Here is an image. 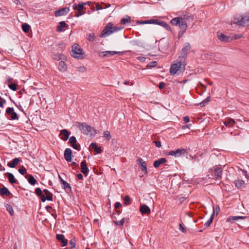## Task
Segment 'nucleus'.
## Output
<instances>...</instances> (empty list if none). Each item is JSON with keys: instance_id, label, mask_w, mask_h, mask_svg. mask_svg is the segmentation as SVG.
I'll return each mask as SVG.
<instances>
[{"instance_id": "nucleus-1", "label": "nucleus", "mask_w": 249, "mask_h": 249, "mask_svg": "<svg viewBox=\"0 0 249 249\" xmlns=\"http://www.w3.org/2000/svg\"><path fill=\"white\" fill-rule=\"evenodd\" d=\"M186 64L185 60L183 59H179V57L171 65L170 72L172 75L176 74L178 71H181L185 69Z\"/></svg>"}, {"instance_id": "nucleus-2", "label": "nucleus", "mask_w": 249, "mask_h": 249, "mask_svg": "<svg viewBox=\"0 0 249 249\" xmlns=\"http://www.w3.org/2000/svg\"><path fill=\"white\" fill-rule=\"evenodd\" d=\"M124 27H119L117 26H113V24L111 22L107 23L104 27L103 30L101 33L100 36L101 37H107L113 33L122 30Z\"/></svg>"}, {"instance_id": "nucleus-3", "label": "nucleus", "mask_w": 249, "mask_h": 249, "mask_svg": "<svg viewBox=\"0 0 249 249\" xmlns=\"http://www.w3.org/2000/svg\"><path fill=\"white\" fill-rule=\"evenodd\" d=\"M77 127L84 134L94 135L96 133L94 128L86 123H78Z\"/></svg>"}, {"instance_id": "nucleus-4", "label": "nucleus", "mask_w": 249, "mask_h": 249, "mask_svg": "<svg viewBox=\"0 0 249 249\" xmlns=\"http://www.w3.org/2000/svg\"><path fill=\"white\" fill-rule=\"evenodd\" d=\"M234 24L237 25L245 26L249 25V13L245 16H239L235 17L233 21Z\"/></svg>"}, {"instance_id": "nucleus-5", "label": "nucleus", "mask_w": 249, "mask_h": 249, "mask_svg": "<svg viewBox=\"0 0 249 249\" xmlns=\"http://www.w3.org/2000/svg\"><path fill=\"white\" fill-rule=\"evenodd\" d=\"M171 23L173 25H178L180 30L186 31L187 27V23L185 21V19L182 18H175L171 20Z\"/></svg>"}, {"instance_id": "nucleus-6", "label": "nucleus", "mask_w": 249, "mask_h": 249, "mask_svg": "<svg viewBox=\"0 0 249 249\" xmlns=\"http://www.w3.org/2000/svg\"><path fill=\"white\" fill-rule=\"evenodd\" d=\"M71 56L78 59L84 57L83 51L77 44H74L72 47Z\"/></svg>"}, {"instance_id": "nucleus-7", "label": "nucleus", "mask_w": 249, "mask_h": 249, "mask_svg": "<svg viewBox=\"0 0 249 249\" xmlns=\"http://www.w3.org/2000/svg\"><path fill=\"white\" fill-rule=\"evenodd\" d=\"M187 153V150L184 148H178L175 151H170L166 152V155L174 156L175 158L180 157L182 155Z\"/></svg>"}, {"instance_id": "nucleus-8", "label": "nucleus", "mask_w": 249, "mask_h": 249, "mask_svg": "<svg viewBox=\"0 0 249 249\" xmlns=\"http://www.w3.org/2000/svg\"><path fill=\"white\" fill-rule=\"evenodd\" d=\"M191 49V46L189 43L186 42L184 44V46L181 50V56L179 57V59H183L185 60L186 57L189 53Z\"/></svg>"}, {"instance_id": "nucleus-9", "label": "nucleus", "mask_w": 249, "mask_h": 249, "mask_svg": "<svg viewBox=\"0 0 249 249\" xmlns=\"http://www.w3.org/2000/svg\"><path fill=\"white\" fill-rule=\"evenodd\" d=\"M6 113L9 115H10L9 119L12 120H18V117L16 112L14 111L13 107H9L6 110Z\"/></svg>"}, {"instance_id": "nucleus-10", "label": "nucleus", "mask_w": 249, "mask_h": 249, "mask_svg": "<svg viewBox=\"0 0 249 249\" xmlns=\"http://www.w3.org/2000/svg\"><path fill=\"white\" fill-rule=\"evenodd\" d=\"M43 192L44 194L46 195L45 196L44 195L43 196H41V201L42 202H45L46 200L48 201H52L53 200V194L51 193L48 190L44 189L43 190Z\"/></svg>"}, {"instance_id": "nucleus-11", "label": "nucleus", "mask_w": 249, "mask_h": 249, "mask_svg": "<svg viewBox=\"0 0 249 249\" xmlns=\"http://www.w3.org/2000/svg\"><path fill=\"white\" fill-rule=\"evenodd\" d=\"M137 163L141 166V170L144 172L145 174L147 173V164L142 158H138L137 160Z\"/></svg>"}, {"instance_id": "nucleus-12", "label": "nucleus", "mask_w": 249, "mask_h": 249, "mask_svg": "<svg viewBox=\"0 0 249 249\" xmlns=\"http://www.w3.org/2000/svg\"><path fill=\"white\" fill-rule=\"evenodd\" d=\"M81 172L85 176H87L88 173L89 172V169L87 167V162L86 160H83L81 162Z\"/></svg>"}, {"instance_id": "nucleus-13", "label": "nucleus", "mask_w": 249, "mask_h": 249, "mask_svg": "<svg viewBox=\"0 0 249 249\" xmlns=\"http://www.w3.org/2000/svg\"><path fill=\"white\" fill-rule=\"evenodd\" d=\"M70 11V9L68 7H64L56 11L55 13V15L56 17L62 16L66 15Z\"/></svg>"}, {"instance_id": "nucleus-14", "label": "nucleus", "mask_w": 249, "mask_h": 249, "mask_svg": "<svg viewBox=\"0 0 249 249\" xmlns=\"http://www.w3.org/2000/svg\"><path fill=\"white\" fill-rule=\"evenodd\" d=\"M71 154L72 151L70 148H67L65 150L64 155L67 161L70 162L71 161Z\"/></svg>"}, {"instance_id": "nucleus-15", "label": "nucleus", "mask_w": 249, "mask_h": 249, "mask_svg": "<svg viewBox=\"0 0 249 249\" xmlns=\"http://www.w3.org/2000/svg\"><path fill=\"white\" fill-rule=\"evenodd\" d=\"M222 168L221 167H216L214 169L213 175L217 179L221 178L222 175Z\"/></svg>"}, {"instance_id": "nucleus-16", "label": "nucleus", "mask_w": 249, "mask_h": 249, "mask_svg": "<svg viewBox=\"0 0 249 249\" xmlns=\"http://www.w3.org/2000/svg\"><path fill=\"white\" fill-rule=\"evenodd\" d=\"M217 36L218 38L221 41L226 42L230 41V37L229 36H226L220 32H218L217 33Z\"/></svg>"}, {"instance_id": "nucleus-17", "label": "nucleus", "mask_w": 249, "mask_h": 249, "mask_svg": "<svg viewBox=\"0 0 249 249\" xmlns=\"http://www.w3.org/2000/svg\"><path fill=\"white\" fill-rule=\"evenodd\" d=\"M56 239L61 243L62 247L66 246L68 244V240L65 239L63 234H57Z\"/></svg>"}, {"instance_id": "nucleus-18", "label": "nucleus", "mask_w": 249, "mask_h": 249, "mask_svg": "<svg viewBox=\"0 0 249 249\" xmlns=\"http://www.w3.org/2000/svg\"><path fill=\"white\" fill-rule=\"evenodd\" d=\"M101 53H103V55L102 56L103 57H108L109 55H113L116 54H118L119 55H122L123 53L121 52H117V51H105L101 52Z\"/></svg>"}, {"instance_id": "nucleus-19", "label": "nucleus", "mask_w": 249, "mask_h": 249, "mask_svg": "<svg viewBox=\"0 0 249 249\" xmlns=\"http://www.w3.org/2000/svg\"><path fill=\"white\" fill-rule=\"evenodd\" d=\"M58 70L62 72H65L67 71V65L65 61H61L58 64Z\"/></svg>"}, {"instance_id": "nucleus-20", "label": "nucleus", "mask_w": 249, "mask_h": 249, "mask_svg": "<svg viewBox=\"0 0 249 249\" xmlns=\"http://www.w3.org/2000/svg\"><path fill=\"white\" fill-rule=\"evenodd\" d=\"M19 162L20 160L18 158H16L8 162L7 166L10 168H14L17 165H18L19 163Z\"/></svg>"}, {"instance_id": "nucleus-21", "label": "nucleus", "mask_w": 249, "mask_h": 249, "mask_svg": "<svg viewBox=\"0 0 249 249\" xmlns=\"http://www.w3.org/2000/svg\"><path fill=\"white\" fill-rule=\"evenodd\" d=\"M140 211L142 214H149L150 213V208L146 205H142L140 207Z\"/></svg>"}, {"instance_id": "nucleus-22", "label": "nucleus", "mask_w": 249, "mask_h": 249, "mask_svg": "<svg viewBox=\"0 0 249 249\" xmlns=\"http://www.w3.org/2000/svg\"><path fill=\"white\" fill-rule=\"evenodd\" d=\"M60 134L64 136V137H62L61 139L64 141L68 140L69 138L70 133L68 130L66 129H62L60 131Z\"/></svg>"}, {"instance_id": "nucleus-23", "label": "nucleus", "mask_w": 249, "mask_h": 249, "mask_svg": "<svg viewBox=\"0 0 249 249\" xmlns=\"http://www.w3.org/2000/svg\"><path fill=\"white\" fill-rule=\"evenodd\" d=\"M5 175L7 177L9 182L11 184H14V183H16V182L17 181V180L15 178V177L12 173H5Z\"/></svg>"}, {"instance_id": "nucleus-24", "label": "nucleus", "mask_w": 249, "mask_h": 249, "mask_svg": "<svg viewBox=\"0 0 249 249\" xmlns=\"http://www.w3.org/2000/svg\"><path fill=\"white\" fill-rule=\"evenodd\" d=\"M166 160L165 158H161L158 160H156L154 162V167L155 168H158L160 166L161 164H163L166 162Z\"/></svg>"}, {"instance_id": "nucleus-25", "label": "nucleus", "mask_w": 249, "mask_h": 249, "mask_svg": "<svg viewBox=\"0 0 249 249\" xmlns=\"http://www.w3.org/2000/svg\"><path fill=\"white\" fill-rule=\"evenodd\" d=\"M11 194L9 190L5 186L0 189V195L9 196Z\"/></svg>"}, {"instance_id": "nucleus-26", "label": "nucleus", "mask_w": 249, "mask_h": 249, "mask_svg": "<svg viewBox=\"0 0 249 249\" xmlns=\"http://www.w3.org/2000/svg\"><path fill=\"white\" fill-rule=\"evenodd\" d=\"M235 123L234 119L229 118L225 120L224 122V124L226 126L230 127L232 126Z\"/></svg>"}, {"instance_id": "nucleus-27", "label": "nucleus", "mask_w": 249, "mask_h": 249, "mask_svg": "<svg viewBox=\"0 0 249 249\" xmlns=\"http://www.w3.org/2000/svg\"><path fill=\"white\" fill-rule=\"evenodd\" d=\"M61 184L62 185L63 188L65 190L66 192L69 193L71 191V187L70 184L66 181H62V183Z\"/></svg>"}, {"instance_id": "nucleus-28", "label": "nucleus", "mask_w": 249, "mask_h": 249, "mask_svg": "<svg viewBox=\"0 0 249 249\" xmlns=\"http://www.w3.org/2000/svg\"><path fill=\"white\" fill-rule=\"evenodd\" d=\"M27 176L28 177V180L30 184L34 185L36 183V180L33 176L32 175H27L25 176L26 178H27Z\"/></svg>"}, {"instance_id": "nucleus-29", "label": "nucleus", "mask_w": 249, "mask_h": 249, "mask_svg": "<svg viewBox=\"0 0 249 249\" xmlns=\"http://www.w3.org/2000/svg\"><path fill=\"white\" fill-rule=\"evenodd\" d=\"M90 147L94 149L95 152L98 154L101 153L102 152L101 147H98L96 142H92L90 144Z\"/></svg>"}, {"instance_id": "nucleus-30", "label": "nucleus", "mask_w": 249, "mask_h": 249, "mask_svg": "<svg viewBox=\"0 0 249 249\" xmlns=\"http://www.w3.org/2000/svg\"><path fill=\"white\" fill-rule=\"evenodd\" d=\"M234 183L237 188H240L244 184V181L242 179H238L234 180Z\"/></svg>"}, {"instance_id": "nucleus-31", "label": "nucleus", "mask_w": 249, "mask_h": 249, "mask_svg": "<svg viewBox=\"0 0 249 249\" xmlns=\"http://www.w3.org/2000/svg\"><path fill=\"white\" fill-rule=\"evenodd\" d=\"M67 25L65 21H61L59 22V25L57 26V31L61 32L63 31L62 28L66 27Z\"/></svg>"}, {"instance_id": "nucleus-32", "label": "nucleus", "mask_w": 249, "mask_h": 249, "mask_svg": "<svg viewBox=\"0 0 249 249\" xmlns=\"http://www.w3.org/2000/svg\"><path fill=\"white\" fill-rule=\"evenodd\" d=\"M214 210H213V213L211 215L210 218L205 223L204 226L206 227H209L210 225L212 224L213 220V219L214 217Z\"/></svg>"}, {"instance_id": "nucleus-33", "label": "nucleus", "mask_w": 249, "mask_h": 249, "mask_svg": "<svg viewBox=\"0 0 249 249\" xmlns=\"http://www.w3.org/2000/svg\"><path fill=\"white\" fill-rule=\"evenodd\" d=\"M182 18L185 19V21L187 20L189 21H192L194 19V16L191 14L184 15Z\"/></svg>"}, {"instance_id": "nucleus-34", "label": "nucleus", "mask_w": 249, "mask_h": 249, "mask_svg": "<svg viewBox=\"0 0 249 249\" xmlns=\"http://www.w3.org/2000/svg\"><path fill=\"white\" fill-rule=\"evenodd\" d=\"M131 22V18L128 16H126L125 18H122L120 23L122 24H125Z\"/></svg>"}, {"instance_id": "nucleus-35", "label": "nucleus", "mask_w": 249, "mask_h": 249, "mask_svg": "<svg viewBox=\"0 0 249 249\" xmlns=\"http://www.w3.org/2000/svg\"><path fill=\"white\" fill-rule=\"evenodd\" d=\"M95 36L93 33H89L87 34V40L89 42H93L95 40Z\"/></svg>"}, {"instance_id": "nucleus-36", "label": "nucleus", "mask_w": 249, "mask_h": 249, "mask_svg": "<svg viewBox=\"0 0 249 249\" xmlns=\"http://www.w3.org/2000/svg\"><path fill=\"white\" fill-rule=\"evenodd\" d=\"M64 55H63L62 54L59 53L53 54V58L54 59L57 60H60V59H64Z\"/></svg>"}, {"instance_id": "nucleus-37", "label": "nucleus", "mask_w": 249, "mask_h": 249, "mask_svg": "<svg viewBox=\"0 0 249 249\" xmlns=\"http://www.w3.org/2000/svg\"><path fill=\"white\" fill-rule=\"evenodd\" d=\"M124 204L125 206H128L131 203V199L129 196H125L124 197Z\"/></svg>"}, {"instance_id": "nucleus-38", "label": "nucleus", "mask_w": 249, "mask_h": 249, "mask_svg": "<svg viewBox=\"0 0 249 249\" xmlns=\"http://www.w3.org/2000/svg\"><path fill=\"white\" fill-rule=\"evenodd\" d=\"M30 28V25L27 23H23L22 25V30L26 33H27L29 32Z\"/></svg>"}, {"instance_id": "nucleus-39", "label": "nucleus", "mask_w": 249, "mask_h": 249, "mask_svg": "<svg viewBox=\"0 0 249 249\" xmlns=\"http://www.w3.org/2000/svg\"><path fill=\"white\" fill-rule=\"evenodd\" d=\"M35 193L41 199V196H43V194H42V191L40 188H36L35 189Z\"/></svg>"}, {"instance_id": "nucleus-40", "label": "nucleus", "mask_w": 249, "mask_h": 249, "mask_svg": "<svg viewBox=\"0 0 249 249\" xmlns=\"http://www.w3.org/2000/svg\"><path fill=\"white\" fill-rule=\"evenodd\" d=\"M210 100V97H207L205 100L199 103V105L201 107H203L206 106V104L208 103Z\"/></svg>"}, {"instance_id": "nucleus-41", "label": "nucleus", "mask_w": 249, "mask_h": 249, "mask_svg": "<svg viewBox=\"0 0 249 249\" xmlns=\"http://www.w3.org/2000/svg\"><path fill=\"white\" fill-rule=\"evenodd\" d=\"M6 209H7V211L10 213V214L11 216H13L14 215V212L12 207L10 205L7 204Z\"/></svg>"}, {"instance_id": "nucleus-42", "label": "nucleus", "mask_w": 249, "mask_h": 249, "mask_svg": "<svg viewBox=\"0 0 249 249\" xmlns=\"http://www.w3.org/2000/svg\"><path fill=\"white\" fill-rule=\"evenodd\" d=\"M104 137L105 138V139L109 141L111 139V135L109 131H105L104 133Z\"/></svg>"}, {"instance_id": "nucleus-43", "label": "nucleus", "mask_w": 249, "mask_h": 249, "mask_svg": "<svg viewBox=\"0 0 249 249\" xmlns=\"http://www.w3.org/2000/svg\"><path fill=\"white\" fill-rule=\"evenodd\" d=\"M237 217H238V216H230L227 218L226 221L227 222H231V221H237L238 220V218Z\"/></svg>"}, {"instance_id": "nucleus-44", "label": "nucleus", "mask_w": 249, "mask_h": 249, "mask_svg": "<svg viewBox=\"0 0 249 249\" xmlns=\"http://www.w3.org/2000/svg\"><path fill=\"white\" fill-rule=\"evenodd\" d=\"M75 240L74 238L71 239L69 243L70 249H74L75 248Z\"/></svg>"}, {"instance_id": "nucleus-45", "label": "nucleus", "mask_w": 249, "mask_h": 249, "mask_svg": "<svg viewBox=\"0 0 249 249\" xmlns=\"http://www.w3.org/2000/svg\"><path fill=\"white\" fill-rule=\"evenodd\" d=\"M71 146L74 149L77 150L78 151L80 150V145L78 143H74L71 144Z\"/></svg>"}, {"instance_id": "nucleus-46", "label": "nucleus", "mask_w": 249, "mask_h": 249, "mask_svg": "<svg viewBox=\"0 0 249 249\" xmlns=\"http://www.w3.org/2000/svg\"><path fill=\"white\" fill-rule=\"evenodd\" d=\"M86 3H83V2H79L78 5L77 6V10L80 13L81 11H82L84 8V5Z\"/></svg>"}, {"instance_id": "nucleus-47", "label": "nucleus", "mask_w": 249, "mask_h": 249, "mask_svg": "<svg viewBox=\"0 0 249 249\" xmlns=\"http://www.w3.org/2000/svg\"><path fill=\"white\" fill-rule=\"evenodd\" d=\"M125 219L124 218H122L120 221H114L113 222L118 226H123L124 223Z\"/></svg>"}, {"instance_id": "nucleus-48", "label": "nucleus", "mask_w": 249, "mask_h": 249, "mask_svg": "<svg viewBox=\"0 0 249 249\" xmlns=\"http://www.w3.org/2000/svg\"><path fill=\"white\" fill-rule=\"evenodd\" d=\"M69 142L70 144L77 142V140L76 138L73 136L71 137L69 139Z\"/></svg>"}, {"instance_id": "nucleus-49", "label": "nucleus", "mask_w": 249, "mask_h": 249, "mask_svg": "<svg viewBox=\"0 0 249 249\" xmlns=\"http://www.w3.org/2000/svg\"><path fill=\"white\" fill-rule=\"evenodd\" d=\"M18 171L20 174H21L22 175H25L26 173V169L24 167H22L21 168H19L18 170Z\"/></svg>"}, {"instance_id": "nucleus-50", "label": "nucleus", "mask_w": 249, "mask_h": 249, "mask_svg": "<svg viewBox=\"0 0 249 249\" xmlns=\"http://www.w3.org/2000/svg\"><path fill=\"white\" fill-rule=\"evenodd\" d=\"M17 85L16 84H11L8 86L9 88L13 91L17 90Z\"/></svg>"}, {"instance_id": "nucleus-51", "label": "nucleus", "mask_w": 249, "mask_h": 249, "mask_svg": "<svg viewBox=\"0 0 249 249\" xmlns=\"http://www.w3.org/2000/svg\"><path fill=\"white\" fill-rule=\"evenodd\" d=\"M157 61H152L148 64L147 66L149 68H153L156 67L157 65Z\"/></svg>"}, {"instance_id": "nucleus-52", "label": "nucleus", "mask_w": 249, "mask_h": 249, "mask_svg": "<svg viewBox=\"0 0 249 249\" xmlns=\"http://www.w3.org/2000/svg\"><path fill=\"white\" fill-rule=\"evenodd\" d=\"M179 230L182 232L183 233H186V230L183 227V225L182 224L180 223L179 224Z\"/></svg>"}, {"instance_id": "nucleus-53", "label": "nucleus", "mask_w": 249, "mask_h": 249, "mask_svg": "<svg viewBox=\"0 0 249 249\" xmlns=\"http://www.w3.org/2000/svg\"><path fill=\"white\" fill-rule=\"evenodd\" d=\"M158 19H150L149 20L148 24H158Z\"/></svg>"}, {"instance_id": "nucleus-54", "label": "nucleus", "mask_w": 249, "mask_h": 249, "mask_svg": "<svg viewBox=\"0 0 249 249\" xmlns=\"http://www.w3.org/2000/svg\"><path fill=\"white\" fill-rule=\"evenodd\" d=\"M149 20L144 21H137V24H148Z\"/></svg>"}, {"instance_id": "nucleus-55", "label": "nucleus", "mask_w": 249, "mask_h": 249, "mask_svg": "<svg viewBox=\"0 0 249 249\" xmlns=\"http://www.w3.org/2000/svg\"><path fill=\"white\" fill-rule=\"evenodd\" d=\"M186 31L184 30H180L178 34V38H180L185 33Z\"/></svg>"}, {"instance_id": "nucleus-56", "label": "nucleus", "mask_w": 249, "mask_h": 249, "mask_svg": "<svg viewBox=\"0 0 249 249\" xmlns=\"http://www.w3.org/2000/svg\"><path fill=\"white\" fill-rule=\"evenodd\" d=\"M162 27H164L167 30H171L170 26L166 22L164 23Z\"/></svg>"}, {"instance_id": "nucleus-57", "label": "nucleus", "mask_w": 249, "mask_h": 249, "mask_svg": "<svg viewBox=\"0 0 249 249\" xmlns=\"http://www.w3.org/2000/svg\"><path fill=\"white\" fill-rule=\"evenodd\" d=\"M137 58L141 62H144L146 60V58L143 56H139Z\"/></svg>"}, {"instance_id": "nucleus-58", "label": "nucleus", "mask_w": 249, "mask_h": 249, "mask_svg": "<svg viewBox=\"0 0 249 249\" xmlns=\"http://www.w3.org/2000/svg\"><path fill=\"white\" fill-rule=\"evenodd\" d=\"M165 84L163 82H161L160 83L159 85V88L160 89H161L165 87Z\"/></svg>"}, {"instance_id": "nucleus-59", "label": "nucleus", "mask_w": 249, "mask_h": 249, "mask_svg": "<svg viewBox=\"0 0 249 249\" xmlns=\"http://www.w3.org/2000/svg\"><path fill=\"white\" fill-rule=\"evenodd\" d=\"M77 69H78V71L81 72H84L86 71V69L84 67H78Z\"/></svg>"}, {"instance_id": "nucleus-60", "label": "nucleus", "mask_w": 249, "mask_h": 249, "mask_svg": "<svg viewBox=\"0 0 249 249\" xmlns=\"http://www.w3.org/2000/svg\"><path fill=\"white\" fill-rule=\"evenodd\" d=\"M154 142L155 143L156 146L158 147H160L161 145V142L160 141H154Z\"/></svg>"}, {"instance_id": "nucleus-61", "label": "nucleus", "mask_w": 249, "mask_h": 249, "mask_svg": "<svg viewBox=\"0 0 249 249\" xmlns=\"http://www.w3.org/2000/svg\"><path fill=\"white\" fill-rule=\"evenodd\" d=\"M183 119L185 123H188L190 121V118L187 116L183 117Z\"/></svg>"}, {"instance_id": "nucleus-62", "label": "nucleus", "mask_w": 249, "mask_h": 249, "mask_svg": "<svg viewBox=\"0 0 249 249\" xmlns=\"http://www.w3.org/2000/svg\"><path fill=\"white\" fill-rule=\"evenodd\" d=\"M121 206V204L119 202H116L115 204V209L119 208Z\"/></svg>"}, {"instance_id": "nucleus-63", "label": "nucleus", "mask_w": 249, "mask_h": 249, "mask_svg": "<svg viewBox=\"0 0 249 249\" xmlns=\"http://www.w3.org/2000/svg\"><path fill=\"white\" fill-rule=\"evenodd\" d=\"M77 177L79 179H81V180L83 179V176L82 174L81 173L77 174Z\"/></svg>"}, {"instance_id": "nucleus-64", "label": "nucleus", "mask_w": 249, "mask_h": 249, "mask_svg": "<svg viewBox=\"0 0 249 249\" xmlns=\"http://www.w3.org/2000/svg\"><path fill=\"white\" fill-rule=\"evenodd\" d=\"M96 7L97 10H102L103 9V7L99 3L96 4Z\"/></svg>"}]
</instances>
